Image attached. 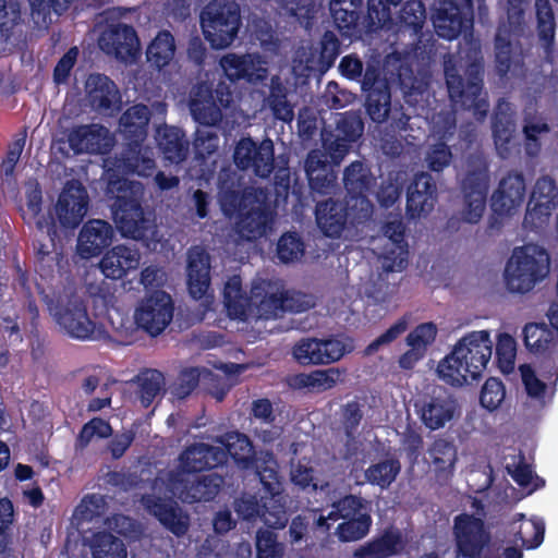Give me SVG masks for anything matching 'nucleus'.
<instances>
[{"label": "nucleus", "mask_w": 558, "mask_h": 558, "mask_svg": "<svg viewBox=\"0 0 558 558\" xmlns=\"http://www.w3.org/2000/svg\"><path fill=\"white\" fill-rule=\"evenodd\" d=\"M363 132V123L354 112L340 113L335 128L325 125L322 130L323 149L308 151L304 170L310 193L316 201L318 196H331L339 190L338 173L341 161Z\"/></svg>", "instance_id": "f257e3e1"}, {"label": "nucleus", "mask_w": 558, "mask_h": 558, "mask_svg": "<svg viewBox=\"0 0 558 558\" xmlns=\"http://www.w3.org/2000/svg\"><path fill=\"white\" fill-rule=\"evenodd\" d=\"M484 72V57L476 41H466L456 53L444 54V74L451 102L472 111L477 121H483L489 110V102L483 95Z\"/></svg>", "instance_id": "f03ea898"}, {"label": "nucleus", "mask_w": 558, "mask_h": 558, "mask_svg": "<svg viewBox=\"0 0 558 558\" xmlns=\"http://www.w3.org/2000/svg\"><path fill=\"white\" fill-rule=\"evenodd\" d=\"M493 354L488 330L471 331L462 337L452 351L438 364L439 377L453 387L478 380Z\"/></svg>", "instance_id": "7ed1b4c3"}, {"label": "nucleus", "mask_w": 558, "mask_h": 558, "mask_svg": "<svg viewBox=\"0 0 558 558\" xmlns=\"http://www.w3.org/2000/svg\"><path fill=\"white\" fill-rule=\"evenodd\" d=\"M106 193L114 199L111 205L112 218L121 235L137 241L148 239L154 226L142 205L143 184L117 177L108 181Z\"/></svg>", "instance_id": "20e7f679"}, {"label": "nucleus", "mask_w": 558, "mask_h": 558, "mask_svg": "<svg viewBox=\"0 0 558 558\" xmlns=\"http://www.w3.org/2000/svg\"><path fill=\"white\" fill-rule=\"evenodd\" d=\"M173 301L165 291H154L144 298L134 312V324L150 337H157L163 332L173 318ZM116 331L114 340L123 345L135 341L136 329L133 322L126 319L118 327L112 323Z\"/></svg>", "instance_id": "39448f33"}, {"label": "nucleus", "mask_w": 558, "mask_h": 558, "mask_svg": "<svg viewBox=\"0 0 558 558\" xmlns=\"http://www.w3.org/2000/svg\"><path fill=\"white\" fill-rule=\"evenodd\" d=\"M549 272L547 251L535 244L513 250L505 269V281L509 291L526 293Z\"/></svg>", "instance_id": "423d86ee"}, {"label": "nucleus", "mask_w": 558, "mask_h": 558, "mask_svg": "<svg viewBox=\"0 0 558 558\" xmlns=\"http://www.w3.org/2000/svg\"><path fill=\"white\" fill-rule=\"evenodd\" d=\"M201 28L213 49H226L238 38L241 8L235 1L210 0L201 11Z\"/></svg>", "instance_id": "0eeeda50"}, {"label": "nucleus", "mask_w": 558, "mask_h": 558, "mask_svg": "<svg viewBox=\"0 0 558 558\" xmlns=\"http://www.w3.org/2000/svg\"><path fill=\"white\" fill-rule=\"evenodd\" d=\"M414 407L422 424L429 430L444 428L460 411L454 395L441 386L422 395Z\"/></svg>", "instance_id": "6e6552de"}, {"label": "nucleus", "mask_w": 558, "mask_h": 558, "mask_svg": "<svg viewBox=\"0 0 558 558\" xmlns=\"http://www.w3.org/2000/svg\"><path fill=\"white\" fill-rule=\"evenodd\" d=\"M489 170L483 162L477 167L468 169L460 182L463 208L461 219L468 223H477L486 208L489 190Z\"/></svg>", "instance_id": "1a4fd4ad"}, {"label": "nucleus", "mask_w": 558, "mask_h": 558, "mask_svg": "<svg viewBox=\"0 0 558 558\" xmlns=\"http://www.w3.org/2000/svg\"><path fill=\"white\" fill-rule=\"evenodd\" d=\"M314 214L318 229L330 239H339L348 223L356 227L368 220H355V216L360 214V207L353 206V202L349 198L341 202L331 196L325 201H316Z\"/></svg>", "instance_id": "9d476101"}, {"label": "nucleus", "mask_w": 558, "mask_h": 558, "mask_svg": "<svg viewBox=\"0 0 558 558\" xmlns=\"http://www.w3.org/2000/svg\"><path fill=\"white\" fill-rule=\"evenodd\" d=\"M452 530L457 556L460 558H480L490 542V532L484 520L474 514L456 515Z\"/></svg>", "instance_id": "9b49d317"}, {"label": "nucleus", "mask_w": 558, "mask_h": 558, "mask_svg": "<svg viewBox=\"0 0 558 558\" xmlns=\"http://www.w3.org/2000/svg\"><path fill=\"white\" fill-rule=\"evenodd\" d=\"M365 110L369 119L377 123H387V132L392 136L407 131L410 116L404 112L403 106L391 102L390 87L366 90Z\"/></svg>", "instance_id": "f8f14e48"}, {"label": "nucleus", "mask_w": 558, "mask_h": 558, "mask_svg": "<svg viewBox=\"0 0 558 558\" xmlns=\"http://www.w3.org/2000/svg\"><path fill=\"white\" fill-rule=\"evenodd\" d=\"M343 185L353 206L360 207V214L355 220L369 219L373 211V205L368 199L376 185V178L373 175L369 167L363 161L355 160L344 168Z\"/></svg>", "instance_id": "ddd939ff"}, {"label": "nucleus", "mask_w": 558, "mask_h": 558, "mask_svg": "<svg viewBox=\"0 0 558 558\" xmlns=\"http://www.w3.org/2000/svg\"><path fill=\"white\" fill-rule=\"evenodd\" d=\"M350 350L338 337L301 339L292 348V355L301 365H328L340 361Z\"/></svg>", "instance_id": "4468645a"}, {"label": "nucleus", "mask_w": 558, "mask_h": 558, "mask_svg": "<svg viewBox=\"0 0 558 558\" xmlns=\"http://www.w3.org/2000/svg\"><path fill=\"white\" fill-rule=\"evenodd\" d=\"M98 46L102 52L121 61L135 60L141 52L137 32L122 22L108 23L99 35Z\"/></svg>", "instance_id": "2eb2a0df"}, {"label": "nucleus", "mask_w": 558, "mask_h": 558, "mask_svg": "<svg viewBox=\"0 0 558 558\" xmlns=\"http://www.w3.org/2000/svg\"><path fill=\"white\" fill-rule=\"evenodd\" d=\"M233 161L240 170L252 169L255 175L268 178L274 170V144L270 140L257 144L251 137H243L235 145Z\"/></svg>", "instance_id": "dca6fc26"}, {"label": "nucleus", "mask_w": 558, "mask_h": 558, "mask_svg": "<svg viewBox=\"0 0 558 558\" xmlns=\"http://www.w3.org/2000/svg\"><path fill=\"white\" fill-rule=\"evenodd\" d=\"M56 323L72 339L87 341L95 339L96 323L89 317L86 304L80 299H70L54 312Z\"/></svg>", "instance_id": "f3484780"}, {"label": "nucleus", "mask_w": 558, "mask_h": 558, "mask_svg": "<svg viewBox=\"0 0 558 558\" xmlns=\"http://www.w3.org/2000/svg\"><path fill=\"white\" fill-rule=\"evenodd\" d=\"M88 203L89 196L85 186L78 180H69L56 204V215L61 227H78L87 214Z\"/></svg>", "instance_id": "a211bd4d"}, {"label": "nucleus", "mask_w": 558, "mask_h": 558, "mask_svg": "<svg viewBox=\"0 0 558 558\" xmlns=\"http://www.w3.org/2000/svg\"><path fill=\"white\" fill-rule=\"evenodd\" d=\"M234 510L239 518L253 520L260 518L265 525L270 529H282L288 523V515L284 504H272L266 496L256 495L242 496L234 501Z\"/></svg>", "instance_id": "6ab92c4d"}, {"label": "nucleus", "mask_w": 558, "mask_h": 558, "mask_svg": "<svg viewBox=\"0 0 558 558\" xmlns=\"http://www.w3.org/2000/svg\"><path fill=\"white\" fill-rule=\"evenodd\" d=\"M558 205V187L556 181L543 175L537 179L527 203L524 223L534 228L548 220L553 209Z\"/></svg>", "instance_id": "aec40b11"}, {"label": "nucleus", "mask_w": 558, "mask_h": 558, "mask_svg": "<svg viewBox=\"0 0 558 558\" xmlns=\"http://www.w3.org/2000/svg\"><path fill=\"white\" fill-rule=\"evenodd\" d=\"M436 34L444 39H457L463 32L472 29L473 20L453 0H442L432 15Z\"/></svg>", "instance_id": "412c9836"}, {"label": "nucleus", "mask_w": 558, "mask_h": 558, "mask_svg": "<svg viewBox=\"0 0 558 558\" xmlns=\"http://www.w3.org/2000/svg\"><path fill=\"white\" fill-rule=\"evenodd\" d=\"M86 94L92 108L106 116L121 110V94L117 84L105 74H90L86 81Z\"/></svg>", "instance_id": "4be33fe9"}, {"label": "nucleus", "mask_w": 558, "mask_h": 558, "mask_svg": "<svg viewBox=\"0 0 558 558\" xmlns=\"http://www.w3.org/2000/svg\"><path fill=\"white\" fill-rule=\"evenodd\" d=\"M437 199V185L428 172L416 173L407 189V216L417 219L429 214Z\"/></svg>", "instance_id": "5701e85b"}, {"label": "nucleus", "mask_w": 558, "mask_h": 558, "mask_svg": "<svg viewBox=\"0 0 558 558\" xmlns=\"http://www.w3.org/2000/svg\"><path fill=\"white\" fill-rule=\"evenodd\" d=\"M456 130V118L450 113L440 117L439 121L435 123V133L438 136V141L428 146L424 157L428 170L441 172L450 166L453 155L447 142L453 137Z\"/></svg>", "instance_id": "b1692460"}, {"label": "nucleus", "mask_w": 558, "mask_h": 558, "mask_svg": "<svg viewBox=\"0 0 558 558\" xmlns=\"http://www.w3.org/2000/svg\"><path fill=\"white\" fill-rule=\"evenodd\" d=\"M68 143L75 154H106L112 147L109 130L98 123L73 126L68 133Z\"/></svg>", "instance_id": "393cba45"}, {"label": "nucleus", "mask_w": 558, "mask_h": 558, "mask_svg": "<svg viewBox=\"0 0 558 558\" xmlns=\"http://www.w3.org/2000/svg\"><path fill=\"white\" fill-rule=\"evenodd\" d=\"M142 504L148 513L177 537L185 535L189 531V517L182 512L175 501L146 494L142 497Z\"/></svg>", "instance_id": "a878e982"}, {"label": "nucleus", "mask_w": 558, "mask_h": 558, "mask_svg": "<svg viewBox=\"0 0 558 558\" xmlns=\"http://www.w3.org/2000/svg\"><path fill=\"white\" fill-rule=\"evenodd\" d=\"M525 180L521 172L510 171L504 177L490 198V206L499 216L511 215L525 198Z\"/></svg>", "instance_id": "bb28decb"}, {"label": "nucleus", "mask_w": 558, "mask_h": 558, "mask_svg": "<svg viewBox=\"0 0 558 558\" xmlns=\"http://www.w3.org/2000/svg\"><path fill=\"white\" fill-rule=\"evenodd\" d=\"M113 239L112 226L101 219L86 221L77 236L76 252L80 257L89 259L99 256Z\"/></svg>", "instance_id": "cd10ccee"}, {"label": "nucleus", "mask_w": 558, "mask_h": 558, "mask_svg": "<svg viewBox=\"0 0 558 558\" xmlns=\"http://www.w3.org/2000/svg\"><path fill=\"white\" fill-rule=\"evenodd\" d=\"M220 66L227 78L235 83L244 80L248 83H257L266 78L267 70L257 53H228L220 59Z\"/></svg>", "instance_id": "c85d7f7f"}, {"label": "nucleus", "mask_w": 558, "mask_h": 558, "mask_svg": "<svg viewBox=\"0 0 558 558\" xmlns=\"http://www.w3.org/2000/svg\"><path fill=\"white\" fill-rule=\"evenodd\" d=\"M329 11L341 36L350 40L359 39L364 33L375 32L385 26L372 24L376 21L368 19L371 13L368 1L366 2V10H345L342 7L333 8L329 4Z\"/></svg>", "instance_id": "c756f323"}, {"label": "nucleus", "mask_w": 558, "mask_h": 558, "mask_svg": "<svg viewBox=\"0 0 558 558\" xmlns=\"http://www.w3.org/2000/svg\"><path fill=\"white\" fill-rule=\"evenodd\" d=\"M271 222L272 213L269 207L265 203L253 199L238 216L234 228L242 240L255 241L266 234Z\"/></svg>", "instance_id": "7c9ffc66"}, {"label": "nucleus", "mask_w": 558, "mask_h": 558, "mask_svg": "<svg viewBox=\"0 0 558 558\" xmlns=\"http://www.w3.org/2000/svg\"><path fill=\"white\" fill-rule=\"evenodd\" d=\"M226 462L222 448L204 442H195L186 447L180 454V464L184 473H201L213 470Z\"/></svg>", "instance_id": "2f4dec72"}, {"label": "nucleus", "mask_w": 558, "mask_h": 558, "mask_svg": "<svg viewBox=\"0 0 558 558\" xmlns=\"http://www.w3.org/2000/svg\"><path fill=\"white\" fill-rule=\"evenodd\" d=\"M140 260L141 253L135 246L118 244L101 257L99 269L106 278L119 280L137 269Z\"/></svg>", "instance_id": "473e14b6"}, {"label": "nucleus", "mask_w": 558, "mask_h": 558, "mask_svg": "<svg viewBox=\"0 0 558 558\" xmlns=\"http://www.w3.org/2000/svg\"><path fill=\"white\" fill-rule=\"evenodd\" d=\"M189 107L193 119L203 126H214L221 122L222 111L215 101L211 85L202 82L191 90Z\"/></svg>", "instance_id": "72a5a7b5"}, {"label": "nucleus", "mask_w": 558, "mask_h": 558, "mask_svg": "<svg viewBox=\"0 0 558 558\" xmlns=\"http://www.w3.org/2000/svg\"><path fill=\"white\" fill-rule=\"evenodd\" d=\"M187 289L194 300L203 299L210 287V256L203 247L187 253Z\"/></svg>", "instance_id": "f704fd0d"}, {"label": "nucleus", "mask_w": 558, "mask_h": 558, "mask_svg": "<svg viewBox=\"0 0 558 558\" xmlns=\"http://www.w3.org/2000/svg\"><path fill=\"white\" fill-rule=\"evenodd\" d=\"M266 286L270 287V283L254 284L251 290L252 300L255 301L259 318L271 319L279 317L287 310L294 312H302L304 310L302 305L295 307L290 305L291 299L287 292H268Z\"/></svg>", "instance_id": "c9c22d12"}, {"label": "nucleus", "mask_w": 558, "mask_h": 558, "mask_svg": "<svg viewBox=\"0 0 558 558\" xmlns=\"http://www.w3.org/2000/svg\"><path fill=\"white\" fill-rule=\"evenodd\" d=\"M150 110L146 105L137 104L128 108L119 119V131L128 145L140 146L147 136Z\"/></svg>", "instance_id": "e433bc0d"}, {"label": "nucleus", "mask_w": 558, "mask_h": 558, "mask_svg": "<svg viewBox=\"0 0 558 558\" xmlns=\"http://www.w3.org/2000/svg\"><path fill=\"white\" fill-rule=\"evenodd\" d=\"M385 238L388 243L386 246H391L383 253V257L386 260H390L391 264L387 266L388 270H393L397 265L400 269L404 267L408 258V243L404 239L405 226L401 219H393L386 221L381 228Z\"/></svg>", "instance_id": "4c0bfd02"}, {"label": "nucleus", "mask_w": 558, "mask_h": 558, "mask_svg": "<svg viewBox=\"0 0 558 558\" xmlns=\"http://www.w3.org/2000/svg\"><path fill=\"white\" fill-rule=\"evenodd\" d=\"M226 452L242 469H251L256 464V454L251 439L242 433L230 432L216 438Z\"/></svg>", "instance_id": "58836bf2"}, {"label": "nucleus", "mask_w": 558, "mask_h": 558, "mask_svg": "<svg viewBox=\"0 0 558 558\" xmlns=\"http://www.w3.org/2000/svg\"><path fill=\"white\" fill-rule=\"evenodd\" d=\"M177 45L170 31H159L146 48V61L157 71L168 68L174 60Z\"/></svg>", "instance_id": "ea45409f"}, {"label": "nucleus", "mask_w": 558, "mask_h": 558, "mask_svg": "<svg viewBox=\"0 0 558 558\" xmlns=\"http://www.w3.org/2000/svg\"><path fill=\"white\" fill-rule=\"evenodd\" d=\"M401 534L385 530L380 535L361 545L353 551L354 558H389L398 554Z\"/></svg>", "instance_id": "a19ab883"}, {"label": "nucleus", "mask_w": 558, "mask_h": 558, "mask_svg": "<svg viewBox=\"0 0 558 558\" xmlns=\"http://www.w3.org/2000/svg\"><path fill=\"white\" fill-rule=\"evenodd\" d=\"M158 146L165 159L171 163L178 165L189 155V141L184 132L177 126L166 125L158 131Z\"/></svg>", "instance_id": "79ce46f5"}, {"label": "nucleus", "mask_w": 558, "mask_h": 558, "mask_svg": "<svg viewBox=\"0 0 558 558\" xmlns=\"http://www.w3.org/2000/svg\"><path fill=\"white\" fill-rule=\"evenodd\" d=\"M252 296H247L239 275L231 276L223 288V302L230 318L245 320Z\"/></svg>", "instance_id": "37998d69"}, {"label": "nucleus", "mask_w": 558, "mask_h": 558, "mask_svg": "<svg viewBox=\"0 0 558 558\" xmlns=\"http://www.w3.org/2000/svg\"><path fill=\"white\" fill-rule=\"evenodd\" d=\"M222 484V476L216 473L197 476L195 481L185 485L182 500L189 504L210 501L218 495Z\"/></svg>", "instance_id": "c03bdc74"}, {"label": "nucleus", "mask_w": 558, "mask_h": 558, "mask_svg": "<svg viewBox=\"0 0 558 558\" xmlns=\"http://www.w3.org/2000/svg\"><path fill=\"white\" fill-rule=\"evenodd\" d=\"M383 72L388 81L404 88H413L415 77L409 62V54L400 51L388 53L383 61Z\"/></svg>", "instance_id": "a18cd8bd"}, {"label": "nucleus", "mask_w": 558, "mask_h": 558, "mask_svg": "<svg viewBox=\"0 0 558 558\" xmlns=\"http://www.w3.org/2000/svg\"><path fill=\"white\" fill-rule=\"evenodd\" d=\"M502 106L507 102H499L492 118V131L496 148L501 157L509 153V144L513 138L514 121L512 114L505 111Z\"/></svg>", "instance_id": "49530a36"}, {"label": "nucleus", "mask_w": 558, "mask_h": 558, "mask_svg": "<svg viewBox=\"0 0 558 558\" xmlns=\"http://www.w3.org/2000/svg\"><path fill=\"white\" fill-rule=\"evenodd\" d=\"M89 549L93 558H126L128 555L123 541L108 531L94 533Z\"/></svg>", "instance_id": "de8ad7c7"}, {"label": "nucleus", "mask_w": 558, "mask_h": 558, "mask_svg": "<svg viewBox=\"0 0 558 558\" xmlns=\"http://www.w3.org/2000/svg\"><path fill=\"white\" fill-rule=\"evenodd\" d=\"M331 507L329 518L333 521L371 515V502L360 495L348 494L333 501Z\"/></svg>", "instance_id": "09e8293b"}, {"label": "nucleus", "mask_w": 558, "mask_h": 558, "mask_svg": "<svg viewBox=\"0 0 558 558\" xmlns=\"http://www.w3.org/2000/svg\"><path fill=\"white\" fill-rule=\"evenodd\" d=\"M537 35L545 52H551L555 44L556 21L549 0H535Z\"/></svg>", "instance_id": "8fccbe9b"}, {"label": "nucleus", "mask_w": 558, "mask_h": 558, "mask_svg": "<svg viewBox=\"0 0 558 558\" xmlns=\"http://www.w3.org/2000/svg\"><path fill=\"white\" fill-rule=\"evenodd\" d=\"M120 167L126 174L148 178L154 173L156 162L153 158L142 154V144L140 146L128 145L122 154Z\"/></svg>", "instance_id": "3c124183"}, {"label": "nucleus", "mask_w": 558, "mask_h": 558, "mask_svg": "<svg viewBox=\"0 0 558 558\" xmlns=\"http://www.w3.org/2000/svg\"><path fill=\"white\" fill-rule=\"evenodd\" d=\"M267 104L276 119L283 122H291L293 120L294 111L288 100V90L281 78L277 75L270 80Z\"/></svg>", "instance_id": "603ef678"}, {"label": "nucleus", "mask_w": 558, "mask_h": 558, "mask_svg": "<svg viewBox=\"0 0 558 558\" xmlns=\"http://www.w3.org/2000/svg\"><path fill=\"white\" fill-rule=\"evenodd\" d=\"M426 21V8L422 0H405L398 11L400 28L412 32L414 35L422 33Z\"/></svg>", "instance_id": "864d4df0"}, {"label": "nucleus", "mask_w": 558, "mask_h": 558, "mask_svg": "<svg viewBox=\"0 0 558 558\" xmlns=\"http://www.w3.org/2000/svg\"><path fill=\"white\" fill-rule=\"evenodd\" d=\"M401 471V464L398 459L391 458L374 463L365 471L366 481L387 489L397 478Z\"/></svg>", "instance_id": "5fc2aeb1"}, {"label": "nucleus", "mask_w": 558, "mask_h": 558, "mask_svg": "<svg viewBox=\"0 0 558 558\" xmlns=\"http://www.w3.org/2000/svg\"><path fill=\"white\" fill-rule=\"evenodd\" d=\"M428 453L437 473L453 472L457 461V449L452 442L438 438L432 444Z\"/></svg>", "instance_id": "6e6d98bb"}, {"label": "nucleus", "mask_w": 558, "mask_h": 558, "mask_svg": "<svg viewBox=\"0 0 558 558\" xmlns=\"http://www.w3.org/2000/svg\"><path fill=\"white\" fill-rule=\"evenodd\" d=\"M372 524V515H360L355 519L342 520L336 527L335 535L341 543L357 542L369 533Z\"/></svg>", "instance_id": "4d7b16f0"}, {"label": "nucleus", "mask_w": 558, "mask_h": 558, "mask_svg": "<svg viewBox=\"0 0 558 558\" xmlns=\"http://www.w3.org/2000/svg\"><path fill=\"white\" fill-rule=\"evenodd\" d=\"M138 385V398L144 408H148L161 391L163 376L157 369H146L136 377Z\"/></svg>", "instance_id": "13d9d810"}, {"label": "nucleus", "mask_w": 558, "mask_h": 558, "mask_svg": "<svg viewBox=\"0 0 558 558\" xmlns=\"http://www.w3.org/2000/svg\"><path fill=\"white\" fill-rule=\"evenodd\" d=\"M550 128L547 122L535 117H525L523 124L524 148L530 157H536L542 148L539 135L548 133Z\"/></svg>", "instance_id": "bf43d9fd"}, {"label": "nucleus", "mask_w": 558, "mask_h": 558, "mask_svg": "<svg viewBox=\"0 0 558 558\" xmlns=\"http://www.w3.org/2000/svg\"><path fill=\"white\" fill-rule=\"evenodd\" d=\"M496 362L502 374H510L514 369L517 355L515 339L509 333H500L496 343Z\"/></svg>", "instance_id": "052dcab7"}, {"label": "nucleus", "mask_w": 558, "mask_h": 558, "mask_svg": "<svg viewBox=\"0 0 558 558\" xmlns=\"http://www.w3.org/2000/svg\"><path fill=\"white\" fill-rule=\"evenodd\" d=\"M494 44L496 72L500 77H505L512 64V44L509 34L498 28Z\"/></svg>", "instance_id": "680f3d73"}, {"label": "nucleus", "mask_w": 558, "mask_h": 558, "mask_svg": "<svg viewBox=\"0 0 558 558\" xmlns=\"http://www.w3.org/2000/svg\"><path fill=\"white\" fill-rule=\"evenodd\" d=\"M256 475L262 485L259 494L266 496L272 504H284L278 472L274 469L264 468L263 470H257Z\"/></svg>", "instance_id": "e2e57ef3"}, {"label": "nucleus", "mask_w": 558, "mask_h": 558, "mask_svg": "<svg viewBox=\"0 0 558 558\" xmlns=\"http://www.w3.org/2000/svg\"><path fill=\"white\" fill-rule=\"evenodd\" d=\"M193 146L195 157L206 160L218 149L219 136L215 131L210 130L209 126L202 125L195 131Z\"/></svg>", "instance_id": "0e129e2a"}, {"label": "nucleus", "mask_w": 558, "mask_h": 558, "mask_svg": "<svg viewBox=\"0 0 558 558\" xmlns=\"http://www.w3.org/2000/svg\"><path fill=\"white\" fill-rule=\"evenodd\" d=\"M545 524L542 520L531 519L520 525L515 533L517 539H520L526 549L537 548L544 541Z\"/></svg>", "instance_id": "69168bd1"}, {"label": "nucleus", "mask_w": 558, "mask_h": 558, "mask_svg": "<svg viewBox=\"0 0 558 558\" xmlns=\"http://www.w3.org/2000/svg\"><path fill=\"white\" fill-rule=\"evenodd\" d=\"M304 253V243L295 232H287L280 236L277 243V256L283 263L298 259Z\"/></svg>", "instance_id": "338daca9"}, {"label": "nucleus", "mask_w": 558, "mask_h": 558, "mask_svg": "<svg viewBox=\"0 0 558 558\" xmlns=\"http://www.w3.org/2000/svg\"><path fill=\"white\" fill-rule=\"evenodd\" d=\"M257 558H282L284 548L270 530H259L256 535Z\"/></svg>", "instance_id": "774afa93"}]
</instances>
